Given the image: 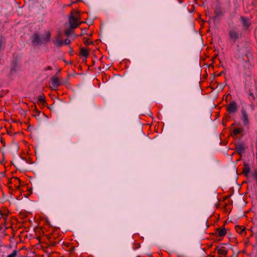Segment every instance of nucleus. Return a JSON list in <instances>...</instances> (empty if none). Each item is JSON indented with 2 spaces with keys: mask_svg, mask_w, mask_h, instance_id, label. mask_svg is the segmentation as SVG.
Here are the masks:
<instances>
[{
  "mask_svg": "<svg viewBox=\"0 0 257 257\" xmlns=\"http://www.w3.org/2000/svg\"><path fill=\"white\" fill-rule=\"evenodd\" d=\"M2 218H3L5 220H6L7 219V216H8V215H7V214H2Z\"/></svg>",
  "mask_w": 257,
  "mask_h": 257,
  "instance_id": "bb28decb",
  "label": "nucleus"
},
{
  "mask_svg": "<svg viewBox=\"0 0 257 257\" xmlns=\"http://www.w3.org/2000/svg\"><path fill=\"white\" fill-rule=\"evenodd\" d=\"M235 150L237 154L241 155L244 153L245 148L244 145L241 143H238L235 144Z\"/></svg>",
  "mask_w": 257,
  "mask_h": 257,
  "instance_id": "0eeeda50",
  "label": "nucleus"
},
{
  "mask_svg": "<svg viewBox=\"0 0 257 257\" xmlns=\"http://www.w3.org/2000/svg\"><path fill=\"white\" fill-rule=\"evenodd\" d=\"M240 20L242 22V26L245 29H247L251 25L249 20L244 16L240 17Z\"/></svg>",
  "mask_w": 257,
  "mask_h": 257,
  "instance_id": "1a4fd4ad",
  "label": "nucleus"
},
{
  "mask_svg": "<svg viewBox=\"0 0 257 257\" xmlns=\"http://www.w3.org/2000/svg\"><path fill=\"white\" fill-rule=\"evenodd\" d=\"M79 20L78 18L73 16H70L69 19V24L71 29H74L76 28L82 23V22H79Z\"/></svg>",
  "mask_w": 257,
  "mask_h": 257,
  "instance_id": "20e7f679",
  "label": "nucleus"
},
{
  "mask_svg": "<svg viewBox=\"0 0 257 257\" xmlns=\"http://www.w3.org/2000/svg\"><path fill=\"white\" fill-rule=\"evenodd\" d=\"M241 33L236 27H232L228 30V36L229 40L235 43L240 37Z\"/></svg>",
  "mask_w": 257,
  "mask_h": 257,
  "instance_id": "f03ea898",
  "label": "nucleus"
},
{
  "mask_svg": "<svg viewBox=\"0 0 257 257\" xmlns=\"http://www.w3.org/2000/svg\"><path fill=\"white\" fill-rule=\"evenodd\" d=\"M60 70H61V69H60V70H59V71H58V73H59V72H60Z\"/></svg>",
  "mask_w": 257,
  "mask_h": 257,
  "instance_id": "c85d7f7f",
  "label": "nucleus"
},
{
  "mask_svg": "<svg viewBox=\"0 0 257 257\" xmlns=\"http://www.w3.org/2000/svg\"><path fill=\"white\" fill-rule=\"evenodd\" d=\"M216 231L218 233V236L220 237L225 236L227 233L226 230L224 227L217 228L216 229Z\"/></svg>",
  "mask_w": 257,
  "mask_h": 257,
  "instance_id": "ddd939ff",
  "label": "nucleus"
},
{
  "mask_svg": "<svg viewBox=\"0 0 257 257\" xmlns=\"http://www.w3.org/2000/svg\"><path fill=\"white\" fill-rule=\"evenodd\" d=\"M84 43L86 45H89L90 44L92 43V42L90 41L89 39L87 38L84 41Z\"/></svg>",
  "mask_w": 257,
  "mask_h": 257,
  "instance_id": "b1692460",
  "label": "nucleus"
},
{
  "mask_svg": "<svg viewBox=\"0 0 257 257\" xmlns=\"http://www.w3.org/2000/svg\"><path fill=\"white\" fill-rule=\"evenodd\" d=\"M250 171V168L249 167V165L247 163L244 162L243 163V167L242 168V173L243 175H244L246 177H247Z\"/></svg>",
  "mask_w": 257,
  "mask_h": 257,
  "instance_id": "9b49d317",
  "label": "nucleus"
},
{
  "mask_svg": "<svg viewBox=\"0 0 257 257\" xmlns=\"http://www.w3.org/2000/svg\"><path fill=\"white\" fill-rule=\"evenodd\" d=\"M226 109L229 113L236 112L237 111L236 102L235 101H232L226 106Z\"/></svg>",
  "mask_w": 257,
  "mask_h": 257,
  "instance_id": "39448f33",
  "label": "nucleus"
},
{
  "mask_svg": "<svg viewBox=\"0 0 257 257\" xmlns=\"http://www.w3.org/2000/svg\"><path fill=\"white\" fill-rule=\"evenodd\" d=\"M52 69L51 66H48L47 68L45 69V71L47 70H51Z\"/></svg>",
  "mask_w": 257,
  "mask_h": 257,
  "instance_id": "cd10ccee",
  "label": "nucleus"
},
{
  "mask_svg": "<svg viewBox=\"0 0 257 257\" xmlns=\"http://www.w3.org/2000/svg\"><path fill=\"white\" fill-rule=\"evenodd\" d=\"M243 131V129L242 128H235L233 130L232 132L231 133V135L232 136H236L240 134H241Z\"/></svg>",
  "mask_w": 257,
  "mask_h": 257,
  "instance_id": "2eb2a0df",
  "label": "nucleus"
},
{
  "mask_svg": "<svg viewBox=\"0 0 257 257\" xmlns=\"http://www.w3.org/2000/svg\"><path fill=\"white\" fill-rule=\"evenodd\" d=\"M50 84L51 85L50 87L53 90H56L57 88L61 84L57 75L52 77L50 79Z\"/></svg>",
  "mask_w": 257,
  "mask_h": 257,
  "instance_id": "7ed1b4c3",
  "label": "nucleus"
},
{
  "mask_svg": "<svg viewBox=\"0 0 257 257\" xmlns=\"http://www.w3.org/2000/svg\"><path fill=\"white\" fill-rule=\"evenodd\" d=\"M17 250H14L11 254L7 255V257H16V256L17 255Z\"/></svg>",
  "mask_w": 257,
  "mask_h": 257,
  "instance_id": "5701e85b",
  "label": "nucleus"
},
{
  "mask_svg": "<svg viewBox=\"0 0 257 257\" xmlns=\"http://www.w3.org/2000/svg\"><path fill=\"white\" fill-rule=\"evenodd\" d=\"M80 53L82 56L85 58V59H86L89 55L88 50L84 48L81 49Z\"/></svg>",
  "mask_w": 257,
  "mask_h": 257,
  "instance_id": "6ab92c4d",
  "label": "nucleus"
},
{
  "mask_svg": "<svg viewBox=\"0 0 257 257\" xmlns=\"http://www.w3.org/2000/svg\"><path fill=\"white\" fill-rule=\"evenodd\" d=\"M236 231L240 234H242L245 231V228L244 226L236 225L235 226Z\"/></svg>",
  "mask_w": 257,
  "mask_h": 257,
  "instance_id": "dca6fc26",
  "label": "nucleus"
},
{
  "mask_svg": "<svg viewBox=\"0 0 257 257\" xmlns=\"http://www.w3.org/2000/svg\"><path fill=\"white\" fill-rule=\"evenodd\" d=\"M6 41L3 36L0 37V50L4 49L5 47Z\"/></svg>",
  "mask_w": 257,
  "mask_h": 257,
  "instance_id": "a211bd4d",
  "label": "nucleus"
},
{
  "mask_svg": "<svg viewBox=\"0 0 257 257\" xmlns=\"http://www.w3.org/2000/svg\"><path fill=\"white\" fill-rule=\"evenodd\" d=\"M72 29L70 27L65 31V34L67 37H69L71 34L72 33Z\"/></svg>",
  "mask_w": 257,
  "mask_h": 257,
  "instance_id": "412c9836",
  "label": "nucleus"
},
{
  "mask_svg": "<svg viewBox=\"0 0 257 257\" xmlns=\"http://www.w3.org/2000/svg\"><path fill=\"white\" fill-rule=\"evenodd\" d=\"M245 56L247 58V61L249 62L250 60L253 59L252 50L250 48L247 49Z\"/></svg>",
  "mask_w": 257,
  "mask_h": 257,
  "instance_id": "4468645a",
  "label": "nucleus"
},
{
  "mask_svg": "<svg viewBox=\"0 0 257 257\" xmlns=\"http://www.w3.org/2000/svg\"><path fill=\"white\" fill-rule=\"evenodd\" d=\"M248 92L249 95V98L252 103H253L257 98V90L256 88L254 87L253 88L249 89Z\"/></svg>",
  "mask_w": 257,
  "mask_h": 257,
  "instance_id": "423d86ee",
  "label": "nucleus"
},
{
  "mask_svg": "<svg viewBox=\"0 0 257 257\" xmlns=\"http://www.w3.org/2000/svg\"><path fill=\"white\" fill-rule=\"evenodd\" d=\"M51 33L50 31L46 32L45 37L41 38L38 33H34L33 35L32 43L37 45H41L42 43H47L50 41Z\"/></svg>",
  "mask_w": 257,
  "mask_h": 257,
  "instance_id": "f257e3e1",
  "label": "nucleus"
},
{
  "mask_svg": "<svg viewBox=\"0 0 257 257\" xmlns=\"http://www.w3.org/2000/svg\"><path fill=\"white\" fill-rule=\"evenodd\" d=\"M62 34L61 32H59L57 37H56L54 44H55L58 47H61L63 45V42L61 40Z\"/></svg>",
  "mask_w": 257,
  "mask_h": 257,
  "instance_id": "9d476101",
  "label": "nucleus"
},
{
  "mask_svg": "<svg viewBox=\"0 0 257 257\" xmlns=\"http://www.w3.org/2000/svg\"><path fill=\"white\" fill-rule=\"evenodd\" d=\"M253 176L254 177L256 183L257 184V171H255L254 173L253 174Z\"/></svg>",
  "mask_w": 257,
  "mask_h": 257,
  "instance_id": "a878e982",
  "label": "nucleus"
},
{
  "mask_svg": "<svg viewBox=\"0 0 257 257\" xmlns=\"http://www.w3.org/2000/svg\"><path fill=\"white\" fill-rule=\"evenodd\" d=\"M63 44L68 45L70 44L71 41L68 39H66L64 41H63Z\"/></svg>",
  "mask_w": 257,
  "mask_h": 257,
  "instance_id": "393cba45",
  "label": "nucleus"
},
{
  "mask_svg": "<svg viewBox=\"0 0 257 257\" xmlns=\"http://www.w3.org/2000/svg\"><path fill=\"white\" fill-rule=\"evenodd\" d=\"M215 16L216 17H219L222 15V9L220 7H217L215 8L214 11Z\"/></svg>",
  "mask_w": 257,
  "mask_h": 257,
  "instance_id": "f3484780",
  "label": "nucleus"
},
{
  "mask_svg": "<svg viewBox=\"0 0 257 257\" xmlns=\"http://www.w3.org/2000/svg\"><path fill=\"white\" fill-rule=\"evenodd\" d=\"M217 250L218 253L219 254L226 255L227 253L226 249L223 247L217 248Z\"/></svg>",
  "mask_w": 257,
  "mask_h": 257,
  "instance_id": "aec40b11",
  "label": "nucleus"
},
{
  "mask_svg": "<svg viewBox=\"0 0 257 257\" xmlns=\"http://www.w3.org/2000/svg\"><path fill=\"white\" fill-rule=\"evenodd\" d=\"M34 112L35 113V114H34L33 115L35 116H39L40 113V111L38 110V109L36 107V105H35V109H34Z\"/></svg>",
  "mask_w": 257,
  "mask_h": 257,
  "instance_id": "4be33fe9",
  "label": "nucleus"
},
{
  "mask_svg": "<svg viewBox=\"0 0 257 257\" xmlns=\"http://www.w3.org/2000/svg\"><path fill=\"white\" fill-rule=\"evenodd\" d=\"M2 229L1 227L0 226V230Z\"/></svg>",
  "mask_w": 257,
  "mask_h": 257,
  "instance_id": "c756f323",
  "label": "nucleus"
},
{
  "mask_svg": "<svg viewBox=\"0 0 257 257\" xmlns=\"http://www.w3.org/2000/svg\"><path fill=\"white\" fill-rule=\"evenodd\" d=\"M37 103L38 105L42 106H44L46 104L45 97L44 94H42L38 96Z\"/></svg>",
  "mask_w": 257,
  "mask_h": 257,
  "instance_id": "f8f14e48",
  "label": "nucleus"
},
{
  "mask_svg": "<svg viewBox=\"0 0 257 257\" xmlns=\"http://www.w3.org/2000/svg\"><path fill=\"white\" fill-rule=\"evenodd\" d=\"M241 111L242 114L241 119L242 120L243 125H248L249 123V119L248 118V115L245 109L243 108H242Z\"/></svg>",
  "mask_w": 257,
  "mask_h": 257,
  "instance_id": "6e6552de",
  "label": "nucleus"
}]
</instances>
